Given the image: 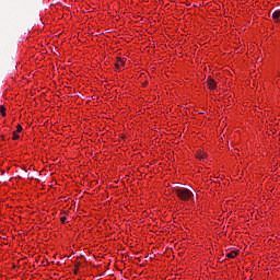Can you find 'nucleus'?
Masks as SVG:
<instances>
[{
	"instance_id": "nucleus-1",
	"label": "nucleus",
	"mask_w": 280,
	"mask_h": 280,
	"mask_svg": "<svg viewBox=\"0 0 280 280\" xmlns=\"http://www.w3.org/2000/svg\"><path fill=\"white\" fill-rule=\"evenodd\" d=\"M173 191L174 194H176L177 198H179V200H183L184 202H187L191 200V198H194V192L189 188L178 187L174 188Z\"/></svg>"
},
{
	"instance_id": "nucleus-2",
	"label": "nucleus",
	"mask_w": 280,
	"mask_h": 280,
	"mask_svg": "<svg viewBox=\"0 0 280 280\" xmlns=\"http://www.w3.org/2000/svg\"><path fill=\"white\" fill-rule=\"evenodd\" d=\"M207 84H208V89H210V91H214V89L218 86V84L215 83V80H213V78H211V77L208 78Z\"/></svg>"
},
{
	"instance_id": "nucleus-3",
	"label": "nucleus",
	"mask_w": 280,
	"mask_h": 280,
	"mask_svg": "<svg viewBox=\"0 0 280 280\" xmlns=\"http://www.w3.org/2000/svg\"><path fill=\"white\" fill-rule=\"evenodd\" d=\"M271 18L273 19L275 23H280V10H276L271 13Z\"/></svg>"
},
{
	"instance_id": "nucleus-4",
	"label": "nucleus",
	"mask_w": 280,
	"mask_h": 280,
	"mask_svg": "<svg viewBox=\"0 0 280 280\" xmlns=\"http://www.w3.org/2000/svg\"><path fill=\"white\" fill-rule=\"evenodd\" d=\"M124 65H126V61H124V59H121V58H118L115 67H116V69H121V67H124Z\"/></svg>"
},
{
	"instance_id": "nucleus-5",
	"label": "nucleus",
	"mask_w": 280,
	"mask_h": 280,
	"mask_svg": "<svg viewBox=\"0 0 280 280\" xmlns=\"http://www.w3.org/2000/svg\"><path fill=\"white\" fill-rule=\"evenodd\" d=\"M226 257H229L230 259H235L237 257V252L232 250L226 254Z\"/></svg>"
},
{
	"instance_id": "nucleus-6",
	"label": "nucleus",
	"mask_w": 280,
	"mask_h": 280,
	"mask_svg": "<svg viewBox=\"0 0 280 280\" xmlns=\"http://www.w3.org/2000/svg\"><path fill=\"white\" fill-rule=\"evenodd\" d=\"M0 113L2 115V117H5V107L3 105H0Z\"/></svg>"
},
{
	"instance_id": "nucleus-7",
	"label": "nucleus",
	"mask_w": 280,
	"mask_h": 280,
	"mask_svg": "<svg viewBox=\"0 0 280 280\" xmlns=\"http://www.w3.org/2000/svg\"><path fill=\"white\" fill-rule=\"evenodd\" d=\"M21 136H19V132L18 131H13V141H16V139H20Z\"/></svg>"
},
{
	"instance_id": "nucleus-8",
	"label": "nucleus",
	"mask_w": 280,
	"mask_h": 280,
	"mask_svg": "<svg viewBox=\"0 0 280 280\" xmlns=\"http://www.w3.org/2000/svg\"><path fill=\"white\" fill-rule=\"evenodd\" d=\"M196 156L199 159V161L205 160V153H197Z\"/></svg>"
},
{
	"instance_id": "nucleus-9",
	"label": "nucleus",
	"mask_w": 280,
	"mask_h": 280,
	"mask_svg": "<svg viewBox=\"0 0 280 280\" xmlns=\"http://www.w3.org/2000/svg\"><path fill=\"white\" fill-rule=\"evenodd\" d=\"M15 132H23V127L21 125H18Z\"/></svg>"
},
{
	"instance_id": "nucleus-10",
	"label": "nucleus",
	"mask_w": 280,
	"mask_h": 280,
	"mask_svg": "<svg viewBox=\"0 0 280 280\" xmlns=\"http://www.w3.org/2000/svg\"><path fill=\"white\" fill-rule=\"evenodd\" d=\"M60 222H61V224H65L67 222V217H61Z\"/></svg>"
},
{
	"instance_id": "nucleus-11",
	"label": "nucleus",
	"mask_w": 280,
	"mask_h": 280,
	"mask_svg": "<svg viewBox=\"0 0 280 280\" xmlns=\"http://www.w3.org/2000/svg\"><path fill=\"white\" fill-rule=\"evenodd\" d=\"M78 270H80V265H77V266H75L74 275H78Z\"/></svg>"
}]
</instances>
